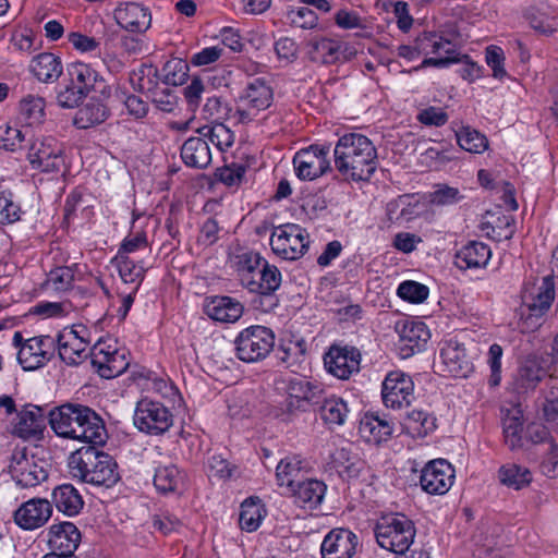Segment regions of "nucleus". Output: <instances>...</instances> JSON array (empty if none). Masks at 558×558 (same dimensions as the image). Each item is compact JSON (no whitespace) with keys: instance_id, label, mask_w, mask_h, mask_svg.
<instances>
[{"instance_id":"1","label":"nucleus","mask_w":558,"mask_h":558,"mask_svg":"<svg viewBox=\"0 0 558 558\" xmlns=\"http://www.w3.org/2000/svg\"><path fill=\"white\" fill-rule=\"evenodd\" d=\"M52 430L62 438L93 445H104L107 430L102 418L90 408L78 403H64L49 413Z\"/></svg>"},{"instance_id":"2","label":"nucleus","mask_w":558,"mask_h":558,"mask_svg":"<svg viewBox=\"0 0 558 558\" xmlns=\"http://www.w3.org/2000/svg\"><path fill=\"white\" fill-rule=\"evenodd\" d=\"M333 157L337 170L353 181L368 180L377 167L375 146L359 133L342 135L335 146Z\"/></svg>"},{"instance_id":"3","label":"nucleus","mask_w":558,"mask_h":558,"mask_svg":"<svg viewBox=\"0 0 558 558\" xmlns=\"http://www.w3.org/2000/svg\"><path fill=\"white\" fill-rule=\"evenodd\" d=\"M68 466L74 478L96 486L111 487L120 478L112 457L95 446L82 447L72 452Z\"/></svg>"},{"instance_id":"4","label":"nucleus","mask_w":558,"mask_h":558,"mask_svg":"<svg viewBox=\"0 0 558 558\" xmlns=\"http://www.w3.org/2000/svg\"><path fill=\"white\" fill-rule=\"evenodd\" d=\"M374 534L381 548L399 556L413 544L416 529L407 515L395 513L381 517L374 527Z\"/></svg>"},{"instance_id":"5","label":"nucleus","mask_w":558,"mask_h":558,"mask_svg":"<svg viewBox=\"0 0 558 558\" xmlns=\"http://www.w3.org/2000/svg\"><path fill=\"white\" fill-rule=\"evenodd\" d=\"M234 344L239 360L245 363L259 362L272 351L275 333L265 326H251L238 335Z\"/></svg>"},{"instance_id":"6","label":"nucleus","mask_w":558,"mask_h":558,"mask_svg":"<svg viewBox=\"0 0 558 558\" xmlns=\"http://www.w3.org/2000/svg\"><path fill=\"white\" fill-rule=\"evenodd\" d=\"M278 389L286 395L284 405L290 414L306 412L310 407L320 402L323 393V388L300 376L282 378Z\"/></svg>"},{"instance_id":"7","label":"nucleus","mask_w":558,"mask_h":558,"mask_svg":"<svg viewBox=\"0 0 558 558\" xmlns=\"http://www.w3.org/2000/svg\"><path fill=\"white\" fill-rule=\"evenodd\" d=\"M308 244V233L295 223L278 226L270 235L272 252L287 260H295L302 257L306 253Z\"/></svg>"},{"instance_id":"8","label":"nucleus","mask_w":558,"mask_h":558,"mask_svg":"<svg viewBox=\"0 0 558 558\" xmlns=\"http://www.w3.org/2000/svg\"><path fill=\"white\" fill-rule=\"evenodd\" d=\"M13 345L19 348L17 361L25 371H34L44 366L53 355L54 339L50 336L33 337L24 340L16 331Z\"/></svg>"},{"instance_id":"9","label":"nucleus","mask_w":558,"mask_h":558,"mask_svg":"<svg viewBox=\"0 0 558 558\" xmlns=\"http://www.w3.org/2000/svg\"><path fill=\"white\" fill-rule=\"evenodd\" d=\"M555 299V282L551 276H545L539 284L525 288L522 294L527 308L524 324L534 329L541 326V319L548 312Z\"/></svg>"},{"instance_id":"10","label":"nucleus","mask_w":558,"mask_h":558,"mask_svg":"<svg viewBox=\"0 0 558 558\" xmlns=\"http://www.w3.org/2000/svg\"><path fill=\"white\" fill-rule=\"evenodd\" d=\"M133 422L143 433L161 435L172 426L173 415L162 403L142 399L136 404Z\"/></svg>"},{"instance_id":"11","label":"nucleus","mask_w":558,"mask_h":558,"mask_svg":"<svg viewBox=\"0 0 558 558\" xmlns=\"http://www.w3.org/2000/svg\"><path fill=\"white\" fill-rule=\"evenodd\" d=\"M329 146L314 144L301 149L293 158L295 173L300 180H315L331 169L328 159Z\"/></svg>"},{"instance_id":"12","label":"nucleus","mask_w":558,"mask_h":558,"mask_svg":"<svg viewBox=\"0 0 558 558\" xmlns=\"http://www.w3.org/2000/svg\"><path fill=\"white\" fill-rule=\"evenodd\" d=\"M381 397L387 408L402 409L409 407L414 399L412 378L401 371L388 373L383 381Z\"/></svg>"},{"instance_id":"13","label":"nucleus","mask_w":558,"mask_h":558,"mask_svg":"<svg viewBox=\"0 0 558 558\" xmlns=\"http://www.w3.org/2000/svg\"><path fill=\"white\" fill-rule=\"evenodd\" d=\"M27 158L33 169L47 173L59 172L64 165L62 149L53 137L34 141Z\"/></svg>"},{"instance_id":"14","label":"nucleus","mask_w":558,"mask_h":558,"mask_svg":"<svg viewBox=\"0 0 558 558\" xmlns=\"http://www.w3.org/2000/svg\"><path fill=\"white\" fill-rule=\"evenodd\" d=\"M454 473L453 466L445 459L429 461L422 470L421 487L429 495H444L452 486Z\"/></svg>"},{"instance_id":"15","label":"nucleus","mask_w":558,"mask_h":558,"mask_svg":"<svg viewBox=\"0 0 558 558\" xmlns=\"http://www.w3.org/2000/svg\"><path fill=\"white\" fill-rule=\"evenodd\" d=\"M325 367L339 379H349L360 371L361 352L355 347L333 345L324 356Z\"/></svg>"},{"instance_id":"16","label":"nucleus","mask_w":558,"mask_h":558,"mask_svg":"<svg viewBox=\"0 0 558 558\" xmlns=\"http://www.w3.org/2000/svg\"><path fill=\"white\" fill-rule=\"evenodd\" d=\"M359 546L357 536L348 529H333L324 538L320 553L323 558H352Z\"/></svg>"},{"instance_id":"17","label":"nucleus","mask_w":558,"mask_h":558,"mask_svg":"<svg viewBox=\"0 0 558 558\" xmlns=\"http://www.w3.org/2000/svg\"><path fill=\"white\" fill-rule=\"evenodd\" d=\"M51 514L52 506L47 499L32 498L15 510L14 521L23 530L31 531L45 525Z\"/></svg>"},{"instance_id":"18","label":"nucleus","mask_w":558,"mask_h":558,"mask_svg":"<svg viewBox=\"0 0 558 558\" xmlns=\"http://www.w3.org/2000/svg\"><path fill=\"white\" fill-rule=\"evenodd\" d=\"M81 542V533L72 522H60L50 526L48 544L53 555L73 558Z\"/></svg>"},{"instance_id":"19","label":"nucleus","mask_w":558,"mask_h":558,"mask_svg":"<svg viewBox=\"0 0 558 558\" xmlns=\"http://www.w3.org/2000/svg\"><path fill=\"white\" fill-rule=\"evenodd\" d=\"M114 20L128 32L142 33L149 28L151 15L149 10L142 4L125 2L114 10Z\"/></svg>"},{"instance_id":"20","label":"nucleus","mask_w":558,"mask_h":558,"mask_svg":"<svg viewBox=\"0 0 558 558\" xmlns=\"http://www.w3.org/2000/svg\"><path fill=\"white\" fill-rule=\"evenodd\" d=\"M396 330L399 333V350L403 357L421 351L430 338L429 330L422 322H407L402 326L398 323Z\"/></svg>"},{"instance_id":"21","label":"nucleus","mask_w":558,"mask_h":558,"mask_svg":"<svg viewBox=\"0 0 558 558\" xmlns=\"http://www.w3.org/2000/svg\"><path fill=\"white\" fill-rule=\"evenodd\" d=\"M440 359L444 372L453 377L465 378L473 371V364L469 360L465 349L457 341H447L440 350Z\"/></svg>"},{"instance_id":"22","label":"nucleus","mask_w":558,"mask_h":558,"mask_svg":"<svg viewBox=\"0 0 558 558\" xmlns=\"http://www.w3.org/2000/svg\"><path fill=\"white\" fill-rule=\"evenodd\" d=\"M10 473L15 483L23 487H35L48 477V472L25 454L13 456L10 464Z\"/></svg>"},{"instance_id":"23","label":"nucleus","mask_w":558,"mask_h":558,"mask_svg":"<svg viewBox=\"0 0 558 558\" xmlns=\"http://www.w3.org/2000/svg\"><path fill=\"white\" fill-rule=\"evenodd\" d=\"M263 265L248 291L269 298L267 306L263 308L266 312L277 305L272 294L280 288L282 277L280 270L275 265H270L266 259Z\"/></svg>"},{"instance_id":"24","label":"nucleus","mask_w":558,"mask_h":558,"mask_svg":"<svg viewBox=\"0 0 558 558\" xmlns=\"http://www.w3.org/2000/svg\"><path fill=\"white\" fill-rule=\"evenodd\" d=\"M274 100V92L265 78H254L247 83L240 96L242 106L254 109L256 112L266 110Z\"/></svg>"},{"instance_id":"25","label":"nucleus","mask_w":558,"mask_h":558,"mask_svg":"<svg viewBox=\"0 0 558 558\" xmlns=\"http://www.w3.org/2000/svg\"><path fill=\"white\" fill-rule=\"evenodd\" d=\"M60 359L69 365L78 364L86 356L88 342L77 330H64L57 338Z\"/></svg>"},{"instance_id":"26","label":"nucleus","mask_w":558,"mask_h":558,"mask_svg":"<svg viewBox=\"0 0 558 558\" xmlns=\"http://www.w3.org/2000/svg\"><path fill=\"white\" fill-rule=\"evenodd\" d=\"M92 364L104 378H113L123 373L128 366L123 354L117 350L106 351L101 343H97L92 351Z\"/></svg>"},{"instance_id":"27","label":"nucleus","mask_w":558,"mask_h":558,"mask_svg":"<svg viewBox=\"0 0 558 558\" xmlns=\"http://www.w3.org/2000/svg\"><path fill=\"white\" fill-rule=\"evenodd\" d=\"M244 307L238 300L227 296H214L205 305V313L214 320L235 323L243 315Z\"/></svg>"},{"instance_id":"28","label":"nucleus","mask_w":558,"mask_h":558,"mask_svg":"<svg viewBox=\"0 0 558 558\" xmlns=\"http://www.w3.org/2000/svg\"><path fill=\"white\" fill-rule=\"evenodd\" d=\"M326 485L324 482L307 478L298 482L296 485L289 492L295 505L302 508L315 509L322 504Z\"/></svg>"},{"instance_id":"29","label":"nucleus","mask_w":558,"mask_h":558,"mask_svg":"<svg viewBox=\"0 0 558 558\" xmlns=\"http://www.w3.org/2000/svg\"><path fill=\"white\" fill-rule=\"evenodd\" d=\"M181 158L190 168H207L211 162V153L207 141L202 135L187 138L181 147Z\"/></svg>"},{"instance_id":"30","label":"nucleus","mask_w":558,"mask_h":558,"mask_svg":"<svg viewBox=\"0 0 558 558\" xmlns=\"http://www.w3.org/2000/svg\"><path fill=\"white\" fill-rule=\"evenodd\" d=\"M29 71L39 82L48 84L60 77L63 66L59 57L51 52H43L32 59Z\"/></svg>"},{"instance_id":"31","label":"nucleus","mask_w":558,"mask_h":558,"mask_svg":"<svg viewBox=\"0 0 558 558\" xmlns=\"http://www.w3.org/2000/svg\"><path fill=\"white\" fill-rule=\"evenodd\" d=\"M490 256L492 251L488 245L471 241L457 252L454 264L461 269L485 267Z\"/></svg>"},{"instance_id":"32","label":"nucleus","mask_w":558,"mask_h":558,"mask_svg":"<svg viewBox=\"0 0 558 558\" xmlns=\"http://www.w3.org/2000/svg\"><path fill=\"white\" fill-rule=\"evenodd\" d=\"M264 262L265 258L259 253L253 251H245L234 256L233 265L245 289L250 290L260 268L264 266Z\"/></svg>"},{"instance_id":"33","label":"nucleus","mask_w":558,"mask_h":558,"mask_svg":"<svg viewBox=\"0 0 558 558\" xmlns=\"http://www.w3.org/2000/svg\"><path fill=\"white\" fill-rule=\"evenodd\" d=\"M322 420L328 425L341 426L345 423L349 414L347 402L335 395L325 396L323 391L320 402L315 403Z\"/></svg>"},{"instance_id":"34","label":"nucleus","mask_w":558,"mask_h":558,"mask_svg":"<svg viewBox=\"0 0 558 558\" xmlns=\"http://www.w3.org/2000/svg\"><path fill=\"white\" fill-rule=\"evenodd\" d=\"M343 54L342 45L330 38L312 39L308 43L311 61L322 64H335Z\"/></svg>"},{"instance_id":"35","label":"nucleus","mask_w":558,"mask_h":558,"mask_svg":"<svg viewBox=\"0 0 558 558\" xmlns=\"http://www.w3.org/2000/svg\"><path fill=\"white\" fill-rule=\"evenodd\" d=\"M52 502L58 511L68 517L80 513L84 506L83 498L72 484H62L52 490Z\"/></svg>"},{"instance_id":"36","label":"nucleus","mask_w":558,"mask_h":558,"mask_svg":"<svg viewBox=\"0 0 558 558\" xmlns=\"http://www.w3.org/2000/svg\"><path fill=\"white\" fill-rule=\"evenodd\" d=\"M109 117V110L99 99L90 98L75 113L74 125L77 129H89L101 124Z\"/></svg>"},{"instance_id":"37","label":"nucleus","mask_w":558,"mask_h":558,"mask_svg":"<svg viewBox=\"0 0 558 558\" xmlns=\"http://www.w3.org/2000/svg\"><path fill=\"white\" fill-rule=\"evenodd\" d=\"M359 432L367 441L380 444L391 437L393 426L388 420L380 418L378 415H366L360 422Z\"/></svg>"},{"instance_id":"38","label":"nucleus","mask_w":558,"mask_h":558,"mask_svg":"<svg viewBox=\"0 0 558 558\" xmlns=\"http://www.w3.org/2000/svg\"><path fill=\"white\" fill-rule=\"evenodd\" d=\"M305 469L304 461L298 457H286L281 459L276 468V480L280 487H287L290 492L298 482Z\"/></svg>"},{"instance_id":"39","label":"nucleus","mask_w":558,"mask_h":558,"mask_svg":"<svg viewBox=\"0 0 558 558\" xmlns=\"http://www.w3.org/2000/svg\"><path fill=\"white\" fill-rule=\"evenodd\" d=\"M46 102L43 97L24 96L19 104V119L27 126H37L45 121Z\"/></svg>"},{"instance_id":"40","label":"nucleus","mask_w":558,"mask_h":558,"mask_svg":"<svg viewBox=\"0 0 558 558\" xmlns=\"http://www.w3.org/2000/svg\"><path fill=\"white\" fill-rule=\"evenodd\" d=\"M43 427L44 418L41 409L39 407H33L32 409L26 408L17 414L14 433L24 439H28L40 434Z\"/></svg>"},{"instance_id":"41","label":"nucleus","mask_w":558,"mask_h":558,"mask_svg":"<svg viewBox=\"0 0 558 558\" xmlns=\"http://www.w3.org/2000/svg\"><path fill=\"white\" fill-rule=\"evenodd\" d=\"M498 476L502 485L517 490L527 486L532 481L530 470L515 463L502 465L499 469Z\"/></svg>"},{"instance_id":"42","label":"nucleus","mask_w":558,"mask_h":558,"mask_svg":"<svg viewBox=\"0 0 558 558\" xmlns=\"http://www.w3.org/2000/svg\"><path fill=\"white\" fill-rule=\"evenodd\" d=\"M111 263L118 268L121 279L125 283H135V291L142 283L146 268L142 262L135 263L129 256L116 255Z\"/></svg>"},{"instance_id":"43","label":"nucleus","mask_w":558,"mask_h":558,"mask_svg":"<svg viewBox=\"0 0 558 558\" xmlns=\"http://www.w3.org/2000/svg\"><path fill=\"white\" fill-rule=\"evenodd\" d=\"M181 483L182 474L174 464L159 465L155 470L154 485L159 493H174Z\"/></svg>"},{"instance_id":"44","label":"nucleus","mask_w":558,"mask_h":558,"mask_svg":"<svg viewBox=\"0 0 558 558\" xmlns=\"http://www.w3.org/2000/svg\"><path fill=\"white\" fill-rule=\"evenodd\" d=\"M197 133L205 140L208 138L221 151L227 150L234 143V133L223 123L204 125L197 129Z\"/></svg>"},{"instance_id":"45","label":"nucleus","mask_w":558,"mask_h":558,"mask_svg":"<svg viewBox=\"0 0 558 558\" xmlns=\"http://www.w3.org/2000/svg\"><path fill=\"white\" fill-rule=\"evenodd\" d=\"M130 83L135 90L148 93L159 83V71L153 64L143 63L130 73Z\"/></svg>"},{"instance_id":"46","label":"nucleus","mask_w":558,"mask_h":558,"mask_svg":"<svg viewBox=\"0 0 558 558\" xmlns=\"http://www.w3.org/2000/svg\"><path fill=\"white\" fill-rule=\"evenodd\" d=\"M189 65L182 59H171L165 63L159 74V83L167 86H179L187 80Z\"/></svg>"},{"instance_id":"47","label":"nucleus","mask_w":558,"mask_h":558,"mask_svg":"<svg viewBox=\"0 0 558 558\" xmlns=\"http://www.w3.org/2000/svg\"><path fill=\"white\" fill-rule=\"evenodd\" d=\"M454 132L459 146L466 151L481 154L488 147L486 136L470 126H463Z\"/></svg>"},{"instance_id":"48","label":"nucleus","mask_w":558,"mask_h":558,"mask_svg":"<svg viewBox=\"0 0 558 558\" xmlns=\"http://www.w3.org/2000/svg\"><path fill=\"white\" fill-rule=\"evenodd\" d=\"M68 74L70 83L83 89L86 94L90 88H94L98 77L97 72L83 62L72 63L68 69Z\"/></svg>"},{"instance_id":"49","label":"nucleus","mask_w":558,"mask_h":558,"mask_svg":"<svg viewBox=\"0 0 558 558\" xmlns=\"http://www.w3.org/2000/svg\"><path fill=\"white\" fill-rule=\"evenodd\" d=\"M263 519V508L255 501L245 500L241 505L239 524L242 530L247 532L256 531Z\"/></svg>"},{"instance_id":"50","label":"nucleus","mask_w":558,"mask_h":558,"mask_svg":"<svg viewBox=\"0 0 558 558\" xmlns=\"http://www.w3.org/2000/svg\"><path fill=\"white\" fill-rule=\"evenodd\" d=\"M417 44L422 54H438L441 51L453 52L451 43L435 33L424 32L417 36Z\"/></svg>"},{"instance_id":"51","label":"nucleus","mask_w":558,"mask_h":558,"mask_svg":"<svg viewBox=\"0 0 558 558\" xmlns=\"http://www.w3.org/2000/svg\"><path fill=\"white\" fill-rule=\"evenodd\" d=\"M148 94L155 106L163 112H172L178 104V98L174 92L167 85L161 83L156 84Z\"/></svg>"},{"instance_id":"52","label":"nucleus","mask_w":558,"mask_h":558,"mask_svg":"<svg viewBox=\"0 0 558 558\" xmlns=\"http://www.w3.org/2000/svg\"><path fill=\"white\" fill-rule=\"evenodd\" d=\"M408 428L417 436H425L436 428V418L427 412L413 410L408 414Z\"/></svg>"},{"instance_id":"53","label":"nucleus","mask_w":558,"mask_h":558,"mask_svg":"<svg viewBox=\"0 0 558 558\" xmlns=\"http://www.w3.org/2000/svg\"><path fill=\"white\" fill-rule=\"evenodd\" d=\"M247 167L243 163L232 162L231 165L218 168L216 178L227 186H239L245 177Z\"/></svg>"},{"instance_id":"54","label":"nucleus","mask_w":558,"mask_h":558,"mask_svg":"<svg viewBox=\"0 0 558 558\" xmlns=\"http://www.w3.org/2000/svg\"><path fill=\"white\" fill-rule=\"evenodd\" d=\"M397 294L410 303H422L427 299L429 289L423 283L407 280L399 284Z\"/></svg>"},{"instance_id":"55","label":"nucleus","mask_w":558,"mask_h":558,"mask_svg":"<svg viewBox=\"0 0 558 558\" xmlns=\"http://www.w3.org/2000/svg\"><path fill=\"white\" fill-rule=\"evenodd\" d=\"M286 17L291 25L304 29L314 28L318 21L316 13L306 7L291 8Z\"/></svg>"},{"instance_id":"56","label":"nucleus","mask_w":558,"mask_h":558,"mask_svg":"<svg viewBox=\"0 0 558 558\" xmlns=\"http://www.w3.org/2000/svg\"><path fill=\"white\" fill-rule=\"evenodd\" d=\"M208 468L210 475L220 480H229L238 473V466L220 454H213L208 459Z\"/></svg>"},{"instance_id":"57","label":"nucleus","mask_w":558,"mask_h":558,"mask_svg":"<svg viewBox=\"0 0 558 558\" xmlns=\"http://www.w3.org/2000/svg\"><path fill=\"white\" fill-rule=\"evenodd\" d=\"M74 280L73 270L70 267H57L52 269L47 279V284L56 291L68 290Z\"/></svg>"},{"instance_id":"58","label":"nucleus","mask_w":558,"mask_h":558,"mask_svg":"<svg viewBox=\"0 0 558 558\" xmlns=\"http://www.w3.org/2000/svg\"><path fill=\"white\" fill-rule=\"evenodd\" d=\"M24 142L23 132L10 125L0 126V147L10 151H14L22 147Z\"/></svg>"},{"instance_id":"59","label":"nucleus","mask_w":558,"mask_h":558,"mask_svg":"<svg viewBox=\"0 0 558 558\" xmlns=\"http://www.w3.org/2000/svg\"><path fill=\"white\" fill-rule=\"evenodd\" d=\"M279 351L282 355L279 356L280 361L291 367L300 362V357L305 354V347L303 341H289L281 344Z\"/></svg>"},{"instance_id":"60","label":"nucleus","mask_w":558,"mask_h":558,"mask_svg":"<svg viewBox=\"0 0 558 558\" xmlns=\"http://www.w3.org/2000/svg\"><path fill=\"white\" fill-rule=\"evenodd\" d=\"M541 472L549 477L555 478L558 476V446L554 440L548 441V448L541 462Z\"/></svg>"},{"instance_id":"61","label":"nucleus","mask_w":558,"mask_h":558,"mask_svg":"<svg viewBox=\"0 0 558 558\" xmlns=\"http://www.w3.org/2000/svg\"><path fill=\"white\" fill-rule=\"evenodd\" d=\"M486 63L493 71V76L496 78H502L507 72L504 66V51L500 47L489 46L486 48Z\"/></svg>"},{"instance_id":"62","label":"nucleus","mask_w":558,"mask_h":558,"mask_svg":"<svg viewBox=\"0 0 558 558\" xmlns=\"http://www.w3.org/2000/svg\"><path fill=\"white\" fill-rule=\"evenodd\" d=\"M87 94L83 92V89L77 86L69 83L65 87L59 92L58 94V104L62 108H74L77 107L81 100Z\"/></svg>"},{"instance_id":"63","label":"nucleus","mask_w":558,"mask_h":558,"mask_svg":"<svg viewBox=\"0 0 558 558\" xmlns=\"http://www.w3.org/2000/svg\"><path fill=\"white\" fill-rule=\"evenodd\" d=\"M448 114L444 109L438 107H428L421 110L417 120L424 125L442 126L448 122Z\"/></svg>"},{"instance_id":"64","label":"nucleus","mask_w":558,"mask_h":558,"mask_svg":"<svg viewBox=\"0 0 558 558\" xmlns=\"http://www.w3.org/2000/svg\"><path fill=\"white\" fill-rule=\"evenodd\" d=\"M543 414L546 422L558 427V388H550L545 395Z\"/></svg>"}]
</instances>
